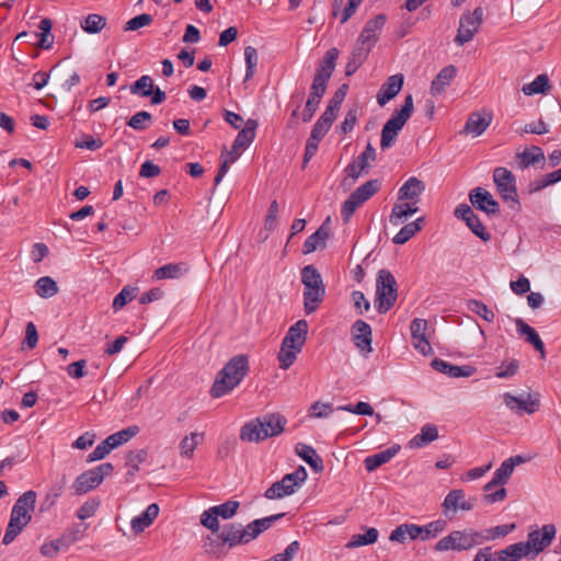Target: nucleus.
<instances>
[{
	"label": "nucleus",
	"instance_id": "obj_27",
	"mask_svg": "<svg viewBox=\"0 0 561 561\" xmlns=\"http://www.w3.org/2000/svg\"><path fill=\"white\" fill-rule=\"evenodd\" d=\"M160 512L159 505L157 503L150 504L144 513L138 516H135L130 526L135 534L142 533L146 528H148L153 520L158 517Z\"/></svg>",
	"mask_w": 561,
	"mask_h": 561
},
{
	"label": "nucleus",
	"instance_id": "obj_31",
	"mask_svg": "<svg viewBox=\"0 0 561 561\" xmlns=\"http://www.w3.org/2000/svg\"><path fill=\"white\" fill-rule=\"evenodd\" d=\"M203 549L206 554L217 559L225 557L229 551L219 533L208 535L204 540Z\"/></svg>",
	"mask_w": 561,
	"mask_h": 561
},
{
	"label": "nucleus",
	"instance_id": "obj_45",
	"mask_svg": "<svg viewBox=\"0 0 561 561\" xmlns=\"http://www.w3.org/2000/svg\"><path fill=\"white\" fill-rule=\"evenodd\" d=\"M147 457L148 453L146 449L131 450L126 455V466L129 468L127 480L139 470V465L145 462Z\"/></svg>",
	"mask_w": 561,
	"mask_h": 561
},
{
	"label": "nucleus",
	"instance_id": "obj_46",
	"mask_svg": "<svg viewBox=\"0 0 561 561\" xmlns=\"http://www.w3.org/2000/svg\"><path fill=\"white\" fill-rule=\"evenodd\" d=\"M153 80L150 76L145 75L141 76L139 79H137L131 85H130V92L133 94H137L142 98L150 96L153 92Z\"/></svg>",
	"mask_w": 561,
	"mask_h": 561
},
{
	"label": "nucleus",
	"instance_id": "obj_35",
	"mask_svg": "<svg viewBox=\"0 0 561 561\" xmlns=\"http://www.w3.org/2000/svg\"><path fill=\"white\" fill-rule=\"evenodd\" d=\"M399 448L400 447L392 446L380 453L368 456L364 461L366 470L373 472L383 463H387L396 456Z\"/></svg>",
	"mask_w": 561,
	"mask_h": 561
},
{
	"label": "nucleus",
	"instance_id": "obj_9",
	"mask_svg": "<svg viewBox=\"0 0 561 561\" xmlns=\"http://www.w3.org/2000/svg\"><path fill=\"white\" fill-rule=\"evenodd\" d=\"M380 188V181L369 180L353 191L346 201L342 204L341 217L346 224L352 218L355 210L374 196Z\"/></svg>",
	"mask_w": 561,
	"mask_h": 561
},
{
	"label": "nucleus",
	"instance_id": "obj_30",
	"mask_svg": "<svg viewBox=\"0 0 561 561\" xmlns=\"http://www.w3.org/2000/svg\"><path fill=\"white\" fill-rule=\"evenodd\" d=\"M329 237V228L322 225L316 232L307 238L302 245V253L310 254L318 249H324Z\"/></svg>",
	"mask_w": 561,
	"mask_h": 561
},
{
	"label": "nucleus",
	"instance_id": "obj_34",
	"mask_svg": "<svg viewBox=\"0 0 561 561\" xmlns=\"http://www.w3.org/2000/svg\"><path fill=\"white\" fill-rule=\"evenodd\" d=\"M257 128V122L255 119H248L245 126L238 133L232 148L233 150L245 149L255 138V130Z\"/></svg>",
	"mask_w": 561,
	"mask_h": 561
},
{
	"label": "nucleus",
	"instance_id": "obj_2",
	"mask_svg": "<svg viewBox=\"0 0 561 561\" xmlns=\"http://www.w3.org/2000/svg\"><path fill=\"white\" fill-rule=\"evenodd\" d=\"M287 420L279 413H268L247 422L240 430V439L259 443L284 432Z\"/></svg>",
	"mask_w": 561,
	"mask_h": 561
},
{
	"label": "nucleus",
	"instance_id": "obj_47",
	"mask_svg": "<svg viewBox=\"0 0 561 561\" xmlns=\"http://www.w3.org/2000/svg\"><path fill=\"white\" fill-rule=\"evenodd\" d=\"M550 88L549 78L547 75H539L535 78V80L528 84H525L522 89L524 94L533 95V94H545Z\"/></svg>",
	"mask_w": 561,
	"mask_h": 561
},
{
	"label": "nucleus",
	"instance_id": "obj_33",
	"mask_svg": "<svg viewBox=\"0 0 561 561\" xmlns=\"http://www.w3.org/2000/svg\"><path fill=\"white\" fill-rule=\"evenodd\" d=\"M102 482L98 474L92 470L82 472L73 482V489L78 494H85L96 489Z\"/></svg>",
	"mask_w": 561,
	"mask_h": 561
},
{
	"label": "nucleus",
	"instance_id": "obj_12",
	"mask_svg": "<svg viewBox=\"0 0 561 561\" xmlns=\"http://www.w3.org/2000/svg\"><path fill=\"white\" fill-rule=\"evenodd\" d=\"M483 22V9L476 8L472 12L467 11L460 16L459 27L455 37V43L462 46L470 42L478 33Z\"/></svg>",
	"mask_w": 561,
	"mask_h": 561
},
{
	"label": "nucleus",
	"instance_id": "obj_6",
	"mask_svg": "<svg viewBox=\"0 0 561 561\" xmlns=\"http://www.w3.org/2000/svg\"><path fill=\"white\" fill-rule=\"evenodd\" d=\"M414 104L412 94L404 98L403 104L399 110H396L392 116L386 122L381 130L380 147L382 150L390 148L399 131L403 128L413 113Z\"/></svg>",
	"mask_w": 561,
	"mask_h": 561
},
{
	"label": "nucleus",
	"instance_id": "obj_22",
	"mask_svg": "<svg viewBox=\"0 0 561 561\" xmlns=\"http://www.w3.org/2000/svg\"><path fill=\"white\" fill-rule=\"evenodd\" d=\"M425 191V183L415 176L409 178L399 188V201L420 202V197Z\"/></svg>",
	"mask_w": 561,
	"mask_h": 561
},
{
	"label": "nucleus",
	"instance_id": "obj_62",
	"mask_svg": "<svg viewBox=\"0 0 561 561\" xmlns=\"http://www.w3.org/2000/svg\"><path fill=\"white\" fill-rule=\"evenodd\" d=\"M513 463L511 460H504L501 466L496 469V471L493 474V479L500 483V485H504L511 474L513 473Z\"/></svg>",
	"mask_w": 561,
	"mask_h": 561
},
{
	"label": "nucleus",
	"instance_id": "obj_16",
	"mask_svg": "<svg viewBox=\"0 0 561 561\" xmlns=\"http://www.w3.org/2000/svg\"><path fill=\"white\" fill-rule=\"evenodd\" d=\"M443 514L449 519L458 510L471 511L474 507L472 500H466L465 491L461 489L451 490L445 497L443 504Z\"/></svg>",
	"mask_w": 561,
	"mask_h": 561
},
{
	"label": "nucleus",
	"instance_id": "obj_13",
	"mask_svg": "<svg viewBox=\"0 0 561 561\" xmlns=\"http://www.w3.org/2000/svg\"><path fill=\"white\" fill-rule=\"evenodd\" d=\"M556 534L557 529L553 524H547L543 525L541 528L531 530L528 534L527 541H524V543L527 545L528 550L530 552V559H534L546 548H548L551 545L552 540L554 539Z\"/></svg>",
	"mask_w": 561,
	"mask_h": 561
},
{
	"label": "nucleus",
	"instance_id": "obj_41",
	"mask_svg": "<svg viewBox=\"0 0 561 561\" xmlns=\"http://www.w3.org/2000/svg\"><path fill=\"white\" fill-rule=\"evenodd\" d=\"M517 158L519 159V163L523 169L545 161L543 151L537 146H531L529 149H525L523 152L517 153Z\"/></svg>",
	"mask_w": 561,
	"mask_h": 561
},
{
	"label": "nucleus",
	"instance_id": "obj_14",
	"mask_svg": "<svg viewBox=\"0 0 561 561\" xmlns=\"http://www.w3.org/2000/svg\"><path fill=\"white\" fill-rule=\"evenodd\" d=\"M505 405L517 414H533L539 410L540 407V394L539 392H528L516 397L510 392L503 396Z\"/></svg>",
	"mask_w": 561,
	"mask_h": 561
},
{
	"label": "nucleus",
	"instance_id": "obj_1",
	"mask_svg": "<svg viewBox=\"0 0 561 561\" xmlns=\"http://www.w3.org/2000/svg\"><path fill=\"white\" fill-rule=\"evenodd\" d=\"M249 358L247 355L232 357L216 376L210 388L213 398H221L232 391L247 376Z\"/></svg>",
	"mask_w": 561,
	"mask_h": 561
},
{
	"label": "nucleus",
	"instance_id": "obj_32",
	"mask_svg": "<svg viewBox=\"0 0 561 561\" xmlns=\"http://www.w3.org/2000/svg\"><path fill=\"white\" fill-rule=\"evenodd\" d=\"M296 453L314 472H321L323 470V460L317 455L312 446L299 443L296 446Z\"/></svg>",
	"mask_w": 561,
	"mask_h": 561
},
{
	"label": "nucleus",
	"instance_id": "obj_10",
	"mask_svg": "<svg viewBox=\"0 0 561 561\" xmlns=\"http://www.w3.org/2000/svg\"><path fill=\"white\" fill-rule=\"evenodd\" d=\"M308 473L305 467L299 466L294 472L287 473L282 480L274 482L264 493L268 500H278L295 493L296 489L305 482Z\"/></svg>",
	"mask_w": 561,
	"mask_h": 561
},
{
	"label": "nucleus",
	"instance_id": "obj_24",
	"mask_svg": "<svg viewBox=\"0 0 561 561\" xmlns=\"http://www.w3.org/2000/svg\"><path fill=\"white\" fill-rule=\"evenodd\" d=\"M516 329L519 335H524L526 341L534 346V348L539 352L540 357L543 359L546 357V348L545 343L536 332L534 328L527 324L523 319H516Z\"/></svg>",
	"mask_w": 561,
	"mask_h": 561
},
{
	"label": "nucleus",
	"instance_id": "obj_17",
	"mask_svg": "<svg viewBox=\"0 0 561 561\" xmlns=\"http://www.w3.org/2000/svg\"><path fill=\"white\" fill-rule=\"evenodd\" d=\"M469 201L472 206L488 215H496L500 213V205L493 198L490 192L482 187H476L469 193Z\"/></svg>",
	"mask_w": 561,
	"mask_h": 561
},
{
	"label": "nucleus",
	"instance_id": "obj_20",
	"mask_svg": "<svg viewBox=\"0 0 561 561\" xmlns=\"http://www.w3.org/2000/svg\"><path fill=\"white\" fill-rule=\"evenodd\" d=\"M431 366L436 371H439L453 378L471 377L477 370L476 367L471 365L457 366L440 358H434L431 363Z\"/></svg>",
	"mask_w": 561,
	"mask_h": 561
},
{
	"label": "nucleus",
	"instance_id": "obj_29",
	"mask_svg": "<svg viewBox=\"0 0 561 561\" xmlns=\"http://www.w3.org/2000/svg\"><path fill=\"white\" fill-rule=\"evenodd\" d=\"M456 73L457 68L454 65L444 67L432 81L431 93L433 95L442 94L456 77Z\"/></svg>",
	"mask_w": 561,
	"mask_h": 561
},
{
	"label": "nucleus",
	"instance_id": "obj_56",
	"mask_svg": "<svg viewBox=\"0 0 561 561\" xmlns=\"http://www.w3.org/2000/svg\"><path fill=\"white\" fill-rule=\"evenodd\" d=\"M100 506V500L99 499H89L87 502H84L79 510L77 511V517L81 520H84L89 517H92L98 508Z\"/></svg>",
	"mask_w": 561,
	"mask_h": 561
},
{
	"label": "nucleus",
	"instance_id": "obj_5",
	"mask_svg": "<svg viewBox=\"0 0 561 561\" xmlns=\"http://www.w3.org/2000/svg\"><path fill=\"white\" fill-rule=\"evenodd\" d=\"M301 283L304 309L307 314H311L319 308L325 296L322 276L313 265H307L301 270Z\"/></svg>",
	"mask_w": 561,
	"mask_h": 561
},
{
	"label": "nucleus",
	"instance_id": "obj_59",
	"mask_svg": "<svg viewBox=\"0 0 561 561\" xmlns=\"http://www.w3.org/2000/svg\"><path fill=\"white\" fill-rule=\"evenodd\" d=\"M152 21V15L148 13L139 14L125 23L124 31L128 32L139 30L141 27L150 25Z\"/></svg>",
	"mask_w": 561,
	"mask_h": 561
},
{
	"label": "nucleus",
	"instance_id": "obj_64",
	"mask_svg": "<svg viewBox=\"0 0 561 561\" xmlns=\"http://www.w3.org/2000/svg\"><path fill=\"white\" fill-rule=\"evenodd\" d=\"M299 542L297 540L290 542L284 552L275 554L270 561H293L297 552L299 551Z\"/></svg>",
	"mask_w": 561,
	"mask_h": 561
},
{
	"label": "nucleus",
	"instance_id": "obj_3",
	"mask_svg": "<svg viewBox=\"0 0 561 561\" xmlns=\"http://www.w3.org/2000/svg\"><path fill=\"white\" fill-rule=\"evenodd\" d=\"M36 492L33 490L24 492L14 503L5 534L2 538L3 545H10L31 522L32 513L35 510Z\"/></svg>",
	"mask_w": 561,
	"mask_h": 561
},
{
	"label": "nucleus",
	"instance_id": "obj_55",
	"mask_svg": "<svg viewBox=\"0 0 561 561\" xmlns=\"http://www.w3.org/2000/svg\"><path fill=\"white\" fill-rule=\"evenodd\" d=\"M239 506H240V503L238 501L230 500L220 505H216L213 507L219 517H221L222 519H229L236 515Z\"/></svg>",
	"mask_w": 561,
	"mask_h": 561
},
{
	"label": "nucleus",
	"instance_id": "obj_52",
	"mask_svg": "<svg viewBox=\"0 0 561 561\" xmlns=\"http://www.w3.org/2000/svg\"><path fill=\"white\" fill-rule=\"evenodd\" d=\"M87 529H88L87 524H79V525L66 530L62 534V536L60 537L61 541H62V546H70V545L77 542L78 540L82 539Z\"/></svg>",
	"mask_w": 561,
	"mask_h": 561
},
{
	"label": "nucleus",
	"instance_id": "obj_61",
	"mask_svg": "<svg viewBox=\"0 0 561 561\" xmlns=\"http://www.w3.org/2000/svg\"><path fill=\"white\" fill-rule=\"evenodd\" d=\"M328 81L329 80L323 78L321 75H314L309 96H313L318 101H321L322 96L325 93Z\"/></svg>",
	"mask_w": 561,
	"mask_h": 561
},
{
	"label": "nucleus",
	"instance_id": "obj_18",
	"mask_svg": "<svg viewBox=\"0 0 561 561\" xmlns=\"http://www.w3.org/2000/svg\"><path fill=\"white\" fill-rule=\"evenodd\" d=\"M385 23V14H378L374 19L367 21L357 38L356 45L369 47L370 51L375 43L378 41V32L383 27Z\"/></svg>",
	"mask_w": 561,
	"mask_h": 561
},
{
	"label": "nucleus",
	"instance_id": "obj_60",
	"mask_svg": "<svg viewBox=\"0 0 561 561\" xmlns=\"http://www.w3.org/2000/svg\"><path fill=\"white\" fill-rule=\"evenodd\" d=\"M467 227L482 241H489L491 239V234L486 231L485 227L481 222L480 218L474 214V216L466 222Z\"/></svg>",
	"mask_w": 561,
	"mask_h": 561
},
{
	"label": "nucleus",
	"instance_id": "obj_44",
	"mask_svg": "<svg viewBox=\"0 0 561 561\" xmlns=\"http://www.w3.org/2000/svg\"><path fill=\"white\" fill-rule=\"evenodd\" d=\"M203 433H191L182 438L180 443L181 455L187 458H192L195 448L203 442Z\"/></svg>",
	"mask_w": 561,
	"mask_h": 561
},
{
	"label": "nucleus",
	"instance_id": "obj_23",
	"mask_svg": "<svg viewBox=\"0 0 561 561\" xmlns=\"http://www.w3.org/2000/svg\"><path fill=\"white\" fill-rule=\"evenodd\" d=\"M190 271L187 263H168L163 266H160L153 271L152 279L153 280H162V279H178L185 275Z\"/></svg>",
	"mask_w": 561,
	"mask_h": 561
},
{
	"label": "nucleus",
	"instance_id": "obj_48",
	"mask_svg": "<svg viewBox=\"0 0 561 561\" xmlns=\"http://www.w3.org/2000/svg\"><path fill=\"white\" fill-rule=\"evenodd\" d=\"M106 25V19L100 14H89L82 22L81 27L85 33H100Z\"/></svg>",
	"mask_w": 561,
	"mask_h": 561
},
{
	"label": "nucleus",
	"instance_id": "obj_11",
	"mask_svg": "<svg viewBox=\"0 0 561 561\" xmlns=\"http://www.w3.org/2000/svg\"><path fill=\"white\" fill-rule=\"evenodd\" d=\"M493 181L497 193L512 209L519 207L515 175L506 168L499 167L493 171Z\"/></svg>",
	"mask_w": 561,
	"mask_h": 561
},
{
	"label": "nucleus",
	"instance_id": "obj_19",
	"mask_svg": "<svg viewBox=\"0 0 561 561\" xmlns=\"http://www.w3.org/2000/svg\"><path fill=\"white\" fill-rule=\"evenodd\" d=\"M404 82L401 73L390 76L380 87L377 93V102L380 106H385L389 101L398 95Z\"/></svg>",
	"mask_w": 561,
	"mask_h": 561
},
{
	"label": "nucleus",
	"instance_id": "obj_51",
	"mask_svg": "<svg viewBox=\"0 0 561 561\" xmlns=\"http://www.w3.org/2000/svg\"><path fill=\"white\" fill-rule=\"evenodd\" d=\"M152 124V116L147 111L134 114L127 122V126L135 130H145Z\"/></svg>",
	"mask_w": 561,
	"mask_h": 561
},
{
	"label": "nucleus",
	"instance_id": "obj_39",
	"mask_svg": "<svg viewBox=\"0 0 561 561\" xmlns=\"http://www.w3.org/2000/svg\"><path fill=\"white\" fill-rule=\"evenodd\" d=\"M424 222H425V218L420 217L415 221L407 224L392 238V242L394 244L407 243L411 238H413L422 229V226L424 225Z\"/></svg>",
	"mask_w": 561,
	"mask_h": 561
},
{
	"label": "nucleus",
	"instance_id": "obj_7",
	"mask_svg": "<svg viewBox=\"0 0 561 561\" xmlns=\"http://www.w3.org/2000/svg\"><path fill=\"white\" fill-rule=\"evenodd\" d=\"M483 540H489V536H484L483 533L471 528L454 530L436 542L435 550L438 552L448 550L465 551L482 543Z\"/></svg>",
	"mask_w": 561,
	"mask_h": 561
},
{
	"label": "nucleus",
	"instance_id": "obj_38",
	"mask_svg": "<svg viewBox=\"0 0 561 561\" xmlns=\"http://www.w3.org/2000/svg\"><path fill=\"white\" fill-rule=\"evenodd\" d=\"M438 438V430L433 424H426L421 433L415 435L409 443L411 448H422Z\"/></svg>",
	"mask_w": 561,
	"mask_h": 561
},
{
	"label": "nucleus",
	"instance_id": "obj_37",
	"mask_svg": "<svg viewBox=\"0 0 561 561\" xmlns=\"http://www.w3.org/2000/svg\"><path fill=\"white\" fill-rule=\"evenodd\" d=\"M369 54V47L363 45H355L352 50L351 57L345 66V75L351 77L367 59Z\"/></svg>",
	"mask_w": 561,
	"mask_h": 561
},
{
	"label": "nucleus",
	"instance_id": "obj_21",
	"mask_svg": "<svg viewBox=\"0 0 561 561\" xmlns=\"http://www.w3.org/2000/svg\"><path fill=\"white\" fill-rule=\"evenodd\" d=\"M352 335L356 347L362 352L370 353L371 348V328L364 320H356L352 327Z\"/></svg>",
	"mask_w": 561,
	"mask_h": 561
},
{
	"label": "nucleus",
	"instance_id": "obj_15",
	"mask_svg": "<svg viewBox=\"0 0 561 561\" xmlns=\"http://www.w3.org/2000/svg\"><path fill=\"white\" fill-rule=\"evenodd\" d=\"M376 160V150L370 142L367 144L365 150L345 168L346 181L348 178L354 182L362 174H367L369 162Z\"/></svg>",
	"mask_w": 561,
	"mask_h": 561
},
{
	"label": "nucleus",
	"instance_id": "obj_58",
	"mask_svg": "<svg viewBox=\"0 0 561 561\" xmlns=\"http://www.w3.org/2000/svg\"><path fill=\"white\" fill-rule=\"evenodd\" d=\"M114 449V447L112 446L111 442L108 440V438L106 437L101 444H99L94 450L88 456L87 458V461L88 462H93V461H96V460H102L104 459L112 450Z\"/></svg>",
	"mask_w": 561,
	"mask_h": 561
},
{
	"label": "nucleus",
	"instance_id": "obj_63",
	"mask_svg": "<svg viewBox=\"0 0 561 561\" xmlns=\"http://www.w3.org/2000/svg\"><path fill=\"white\" fill-rule=\"evenodd\" d=\"M61 494H62V485H54L53 488H50V490L47 492L45 499L41 503L39 511L46 512V511L50 510L55 505L57 499Z\"/></svg>",
	"mask_w": 561,
	"mask_h": 561
},
{
	"label": "nucleus",
	"instance_id": "obj_53",
	"mask_svg": "<svg viewBox=\"0 0 561 561\" xmlns=\"http://www.w3.org/2000/svg\"><path fill=\"white\" fill-rule=\"evenodd\" d=\"M446 520L437 519L422 526V540H428L435 538L438 534L443 533L446 528Z\"/></svg>",
	"mask_w": 561,
	"mask_h": 561
},
{
	"label": "nucleus",
	"instance_id": "obj_42",
	"mask_svg": "<svg viewBox=\"0 0 561 561\" xmlns=\"http://www.w3.org/2000/svg\"><path fill=\"white\" fill-rule=\"evenodd\" d=\"M378 530L374 527L368 528L365 534H355L346 543V548H357L375 543L378 539Z\"/></svg>",
	"mask_w": 561,
	"mask_h": 561
},
{
	"label": "nucleus",
	"instance_id": "obj_4",
	"mask_svg": "<svg viewBox=\"0 0 561 561\" xmlns=\"http://www.w3.org/2000/svg\"><path fill=\"white\" fill-rule=\"evenodd\" d=\"M307 334L308 322L304 319L289 327L277 356L279 368L286 370L295 363L306 343Z\"/></svg>",
	"mask_w": 561,
	"mask_h": 561
},
{
	"label": "nucleus",
	"instance_id": "obj_28",
	"mask_svg": "<svg viewBox=\"0 0 561 561\" xmlns=\"http://www.w3.org/2000/svg\"><path fill=\"white\" fill-rule=\"evenodd\" d=\"M492 121V116L489 115L488 117L482 116L480 113H471L465 124V127L462 129V134L466 135H472L473 137H478L482 135L485 129L490 126Z\"/></svg>",
	"mask_w": 561,
	"mask_h": 561
},
{
	"label": "nucleus",
	"instance_id": "obj_26",
	"mask_svg": "<svg viewBox=\"0 0 561 561\" xmlns=\"http://www.w3.org/2000/svg\"><path fill=\"white\" fill-rule=\"evenodd\" d=\"M417 203L419 202L405 201V203L394 204L389 216L390 224L392 226L402 225L408 217L419 211Z\"/></svg>",
	"mask_w": 561,
	"mask_h": 561
},
{
	"label": "nucleus",
	"instance_id": "obj_49",
	"mask_svg": "<svg viewBox=\"0 0 561 561\" xmlns=\"http://www.w3.org/2000/svg\"><path fill=\"white\" fill-rule=\"evenodd\" d=\"M138 432L139 427L137 425H133L107 436V438L115 449L118 446L123 445L124 443H127L130 438L137 435Z\"/></svg>",
	"mask_w": 561,
	"mask_h": 561
},
{
	"label": "nucleus",
	"instance_id": "obj_57",
	"mask_svg": "<svg viewBox=\"0 0 561 561\" xmlns=\"http://www.w3.org/2000/svg\"><path fill=\"white\" fill-rule=\"evenodd\" d=\"M469 309L488 322L494 321V312L484 302L480 300H471L469 304Z\"/></svg>",
	"mask_w": 561,
	"mask_h": 561
},
{
	"label": "nucleus",
	"instance_id": "obj_54",
	"mask_svg": "<svg viewBox=\"0 0 561 561\" xmlns=\"http://www.w3.org/2000/svg\"><path fill=\"white\" fill-rule=\"evenodd\" d=\"M218 517V514H216V511L211 506L201 515V524L211 533H218L220 529Z\"/></svg>",
	"mask_w": 561,
	"mask_h": 561
},
{
	"label": "nucleus",
	"instance_id": "obj_50",
	"mask_svg": "<svg viewBox=\"0 0 561 561\" xmlns=\"http://www.w3.org/2000/svg\"><path fill=\"white\" fill-rule=\"evenodd\" d=\"M244 60L247 67L244 81H248L253 78L259 62L256 48H254L253 46H247L244 48Z\"/></svg>",
	"mask_w": 561,
	"mask_h": 561
},
{
	"label": "nucleus",
	"instance_id": "obj_8",
	"mask_svg": "<svg viewBox=\"0 0 561 561\" xmlns=\"http://www.w3.org/2000/svg\"><path fill=\"white\" fill-rule=\"evenodd\" d=\"M398 298V284L388 270H380L376 280V307L379 313H386Z\"/></svg>",
	"mask_w": 561,
	"mask_h": 561
},
{
	"label": "nucleus",
	"instance_id": "obj_40",
	"mask_svg": "<svg viewBox=\"0 0 561 561\" xmlns=\"http://www.w3.org/2000/svg\"><path fill=\"white\" fill-rule=\"evenodd\" d=\"M337 58H339V49L335 47L330 48L325 53L322 61L320 62L316 75H321L323 78L330 80V78L335 69Z\"/></svg>",
	"mask_w": 561,
	"mask_h": 561
},
{
	"label": "nucleus",
	"instance_id": "obj_25",
	"mask_svg": "<svg viewBox=\"0 0 561 561\" xmlns=\"http://www.w3.org/2000/svg\"><path fill=\"white\" fill-rule=\"evenodd\" d=\"M219 534L228 550L239 545H245L244 533H242V524H226Z\"/></svg>",
	"mask_w": 561,
	"mask_h": 561
},
{
	"label": "nucleus",
	"instance_id": "obj_36",
	"mask_svg": "<svg viewBox=\"0 0 561 561\" xmlns=\"http://www.w3.org/2000/svg\"><path fill=\"white\" fill-rule=\"evenodd\" d=\"M522 558L530 559V552L524 541L510 545L499 553L500 561H518Z\"/></svg>",
	"mask_w": 561,
	"mask_h": 561
},
{
	"label": "nucleus",
	"instance_id": "obj_43",
	"mask_svg": "<svg viewBox=\"0 0 561 561\" xmlns=\"http://www.w3.org/2000/svg\"><path fill=\"white\" fill-rule=\"evenodd\" d=\"M34 287L41 298H50L58 293L56 282L49 276L39 277Z\"/></svg>",
	"mask_w": 561,
	"mask_h": 561
}]
</instances>
